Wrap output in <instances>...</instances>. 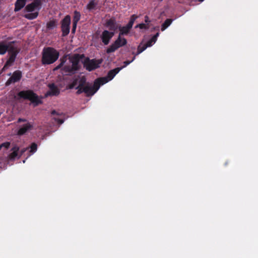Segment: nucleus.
I'll use <instances>...</instances> for the list:
<instances>
[{"label":"nucleus","mask_w":258,"mask_h":258,"mask_svg":"<svg viewBox=\"0 0 258 258\" xmlns=\"http://www.w3.org/2000/svg\"><path fill=\"white\" fill-rule=\"evenodd\" d=\"M85 57L84 54H75L69 57L67 61V56H63L59 59L60 63L53 69L55 71L61 69L62 73L66 75H72L76 73L81 69L80 61L81 59Z\"/></svg>","instance_id":"1"},{"label":"nucleus","mask_w":258,"mask_h":258,"mask_svg":"<svg viewBox=\"0 0 258 258\" xmlns=\"http://www.w3.org/2000/svg\"><path fill=\"white\" fill-rule=\"evenodd\" d=\"M59 55L58 51L54 48H44L42 53V63L44 65L52 64L58 58Z\"/></svg>","instance_id":"2"},{"label":"nucleus","mask_w":258,"mask_h":258,"mask_svg":"<svg viewBox=\"0 0 258 258\" xmlns=\"http://www.w3.org/2000/svg\"><path fill=\"white\" fill-rule=\"evenodd\" d=\"M20 51V49L16 45V44H13L10 46L7 51L8 52L7 60L3 68V70H7L14 64Z\"/></svg>","instance_id":"3"},{"label":"nucleus","mask_w":258,"mask_h":258,"mask_svg":"<svg viewBox=\"0 0 258 258\" xmlns=\"http://www.w3.org/2000/svg\"><path fill=\"white\" fill-rule=\"evenodd\" d=\"M101 85L100 83L99 82L97 79H96L93 86L90 83H88V84L85 87L78 89L76 94L79 95L84 93L87 97L92 96L98 90Z\"/></svg>","instance_id":"4"},{"label":"nucleus","mask_w":258,"mask_h":258,"mask_svg":"<svg viewBox=\"0 0 258 258\" xmlns=\"http://www.w3.org/2000/svg\"><path fill=\"white\" fill-rule=\"evenodd\" d=\"M17 95L20 98L30 100L31 103L34 104L35 106L42 103L41 100L39 98L38 96L31 90L21 91L18 93Z\"/></svg>","instance_id":"5"},{"label":"nucleus","mask_w":258,"mask_h":258,"mask_svg":"<svg viewBox=\"0 0 258 258\" xmlns=\"http://www.w3.org/2000/svg\"><path fill=\"white\" fill-rule=\"evenodd\" d=\"M115 33L111 32L107 30H103L101 34L100 35V32L97 31L93 35L94 39H97L100 38L102 43L104 45H107L111 39L114 36Z\"/></svg>","instance_id":"6"},{"label":"nucleus","mask_w":258,"mask_h":258,"mask_svg":"<svg viewBox=\"0 0 258 258\" xmlns=\"http://www.w3.org/2000/svg\"><path fill=\"white\" fill-rule=\"evenodd\" d=\"M127 44V40L124 38H122L118 35L117 38L106 49L107 53H110L114 52L118 48L125 45Z\"/></svg>","instance_id":"7"},{"label":"nucleus","mask_w":258,"mask_h":258,"mask_svg":"<svg viewBox=\"0 0 258 258\" xmlns=\"http://www.w3.org/2000/svg\"><path fill=\"white\" fill-rule=\"evenodd\" d=\"M122 69H123V67L116 68L114 69L109 71L106 77L99 78L97 79L99 82L100 83V84L103 85L113 79L115 75L118 74Z\"/></svg>","instance_id":"8"},{"label":"nucleus","mask_w":258,"mask_h":258,"mask_svg":"<svg viewBox=\"0 0 258 258\" xmlns=\"http://www.w3.org/2000/svg\"><path fill=\"white\" fill-rule=\"evenodd\" d=\"M101 63V60L95 59H90L89 58L87 57L84 60L83 64L87 70L91 71L98 68Z\"/></svg>","instance_id":"9"},{"label":"nucleus","mask_w":258,"mask_h":258,"mask_svg":"<svg viewBox=\"0 0 258 258\" xmlns=\"http://www.w3.org/2000/svg\"><path fill=\"white\" fill-rule=\"evenodd\" d=\"M71 20V16L70 15H67L61 21V30L63 37L67 36L70 33Z\"/></svg>","instance_id":"10"},{"label":"nucleus","mask_w":258,"mask_h":258,"mask_svg":"<svg viewBox=\"0 0 258 258\" xmlns=\"http://www.w3.org/2000/svg\"><path fill=\"white\" fill-rule=\"evenodd\" d=\"M22 77V72L20 70L14 71L12 76L9 78L6 83V86H8L11 84L20 81Z\"/></svg>","instance_id":"11"},{"label":"nucleus","mask_w":258,"mask_h":258,"mask_svg":"<svg viewBox=\"0 0 258 258\" xmlns=\"http://www.w3.org/2000/svg\"><path fill=\"white\" fill-rule=\"evenodd\" d=\"M119 24H117L116 21L114 18H111L107 20L104 26L108 29V30L111 32H115L118 29Z\"/></svg>","instance_id":"12"},{"label":"nucleus","mask_w":258,"mask_h":258,"mask_svg":"<svg viewBox=\"0 0 258 258\" xmlns=\"http://www.w3.org/2000/svg\"><path fill=\"white\" fill-rule=\"evenodd\" d=\"M48 87L49 90L45 94L46 97L52 96H57L59 94L60 90L54 83L49 84Z\"/></svg>","instance_id":"13"},{"label":"nucleus","mask_w":258,"mask_h":258,"mask_svg":"<svg viewBox=\"0 0 258 258\" xmlns=\"http://www.w3.org/2000/svg\"><path fill=\"white\" fill-rule=\"evenodd\" d=\"M16 41H0V55L6 54L8 49L13 44H16Z\"/></svg>","instance_id":"14"},{"label":"nucleus","mask_w":258,"mask_h":258,"mask_svg":"<svg viewBox=\"0 0 258 258\" xmlns=\"http://www.w3.org/2000/svg\"><path fill=\"white\" fill-rule=\"evenodd\" d=\"M41 5V0H34L32 3L26 6L25 9L27 12H31L39 7Z\"/></svg>","instance_id":"15"},{"label":"nucleus","mask_w":258,"mask_h":258,"mask_svg":"<svg viewBox=\"0 0 258 258\" xmlns=\"http://www.w3.org/2000/svg\"><path fill=\"white\" fill-rule=\"evenodd\" d=\"M33 125L30 122H28L26 124L22 126L17 132L19 136H22L25 134L28 131L32 130Z\"/></svg>","instance_id":"16"},{"label":"nucleus","mask_w":258,"mask_h":258,"mask_svg":"<svg viewBox=\"0 0 258 258\" xmlns=\"http://www.w3.org/2000/svg\"><path fill=\"white\" fill-rule=\"evenodd\" d=\"M98 4V0H90L89 3L86 6V8L89 11L97 9V6Z\"/></svg>","instance_id":"17"},{"label":"nucleus","mask_w":258,"mask_h":258,"mask_svg":"<svg viewBox=\"0 0 258 258\" xmlns=\"http://www.w3.org/2000/svg\"><path fill=\"white\" fill-rule=\"evenodd\" d=\"M27 0H17L15 4V12L19 11L25 5Z\"/></svg>","instance_id":"18"},{"label":"nucleus","mask_w":258,"mask_h":258,"mask_svg":"<svg viewBox=\"0 0 258 258\" xmlns=\"http://www.w3.org/2000/svg\"><path fill=\"white\" fill-rule=\"evenodd\" d=\"M57 21L56 20L53 19L49 21L46 24V28L48 30H52L57 27Z\"/></svg>","instance_id":"19"},{"label":"nucleus","mask_w":258,"mask_h":258,"mask_svg":"<svg viewBox=\"0 0 258 258\" xmlns=\"http://www.w3.org/2000/svg\"><path fill=\"white\" fill-rule=\"evenodd\" d=\"M88 82H86V79L85 77L83 76L80 78V80L79 81V85L77 86L75 88V89L78 90V89L82 88L83 87L87 85V84H88Z\"/></svg>","instance_id":"20"},{"label":"nucleus","mask_w":258,"mask_h":258,"mask_svg":"<svg viewBox=\"0 0 258 258\" xmlns=\"http://www.w3.org/2000/svg\"><path fill=\"white\" fill-rule=\"evenodd\" d=\"M118 29L119 30V35L120 36L124 35H127L130 31V30L128 29L126 26H121V25H119Z\"/></svg>","instance_id":"21"},{"label":"nucleus","mask_w":258,"mask_h":258,"mask_svg":"<svg viewBox=\"0 0 258 258\" xmlns=\"http://www.w3.org/2000/svg\"><path fill=\"white\" fill-rule=\"evenodd\" d=\"M81 18V14L77 11H75L73 19V24L77 25Z\"/></svg>","instance_id":"22"},{"label":"nucleus","mask_w":258,"mask_h":258,"mask_svg":"<svg viewBox=\"0 0 258 258\" xmlns=\"http://www.w3.org/2000/svg\"><path fill=\"white\" fill-rule=\"evenodd\" d=\"M19 150V148L17 146H15L13 147L12 149L13 152L9 155V157L10 159H15L18 156V152Z\"/></svg>","instance_id":"23"},{"label":"nucleus","mask_w":258,"mask_h":258,"mask_svg":"<svg viewBox=\"0 0 258 258\" xmlns=\"http://www.w3.org/2000/svg\"><path fill=\"white\" fill-rule=\"evenodd\" d=\"M148 46L146 44H142L141 43L138 47L137 52L136 54V55H139L143 51H144Z\"/></svg>","instance_id":"24"},{"label":"nucleus","mask_w":258,"mask_h":258,"mask_svg":"<svg viewBox=\"0 0 258 258\" xmlns=\"http://www.w3.org/2000/svg\"><path fill=\"white\" fill-rule=\"evenodd\" d=\"M172 22V19H167L162 25L161 30L164 31L171 24Z\"/></svg>","instance_id":"25"},{"label":"nucleus","mask_w":258,"mask_h":258,"mask_svg":"<svg viewBox=\"0 0 258 258\" xmlns=\"http://www.w3.org/2000/svg\"><path fill=\"white\" fill-rule=\"evenodd\" d=\"M38 15V12L31 13L26 14L25 17L29 20H33L37 17Z\"/></svg>","instance_id":"26"},{"label":"nucleus","mask_w":258,"mask_h":258,"mask_svg":"<svg viewBox=\"0 0 258 258\" xmlns=\"http://www.w3.org/2000/svg\"><path fill=\"white\" fill-rule=\"evenodd\" d=\"M78 82V79H76L74 80L73 82L68 85V86L67 87V88L69 89H72L74 88L75 87V86L77 85Z\"/></svg>","instance_id":"27"},{"label":"nucleus","mask_w":258,"mask_h":258,"mask_svg":"<svg viewBox=\"0 0 258 258\" xmlns=\"http://www.w3.org/2000/svg\"><path fill=\"white\" fill-rule=\"evenodd\" d=\"M37 145L36 143H33L31 144L30 146V152L32 153H34L37 151Z\"/></svg>","instance_id":"28"},{"label":"nucleus","mask_w":258,"mask_h":258,"mask_svg":"<svg viewBox=\"0 0 258 258\" xmlns=\"http://www.w3.org/2000/svg\"><path fill=\"white\" fill-rule=\"evenodd\" d=\"M156 41L157 40L155 39V37H152L151 39H150L149 41H147L146 44L148 47H150L153 45V43H155Z\"/></svg>","instance_id":"29"},{"label":"nucleus","mask_w":258,"mask_h":258,"mask_svg":"<svg viewBox=\"0 0 258 258\" xmlns=\"http://www.w3.org/2000/svg\"><path fill=\"white\" fill-rule=\"evenodd\" d=\"M10 146V143L8 142H6L2 143L0 145V150L2 149V148H5V149H7L9 148Z\"/></svg>","instance_id":"30"},{"label":"nucleus","mask_w":258,"mask_h":258,"mask_svg":"<svg viewBox=\"0 0 258 258\" xmlns=\"http://www.w3.org/2000/svg\"><path fill=\"white\" fill-rule=\"evenodd\" d=\"M138 17L136 15H132L130 18V21L128 22V23L133 25L135 21L138 18Z\"/></svg>","instance_id":"31"},{"label":"nucleus","mask_w":258,"mask_h":258,"mask_svg":"<svg viewBox=\"0 0 258 258\" xmlns=\"http://www.w3.org/2000/svg\"><path fill=\"white\" fill-rule=\"evenodd\" d=\"M136 28H139L141 29H147L149 28V27L145 24L141 23L139 24L135 27Z\"/></svg>","instance_id":"32"},{"label":"nucleus","mask_w":258,"mask_h":258,"mask_svg":"<svg viewBox=\"0 0 258 258\" xmlns=\"http://www.w3.org/2000/svg\"><path fill=\"white\" fill-rule=\"evenodd\" d=\"M136 58V56H134L131 60H126L123 62L124 65L122 67L124 68L133 62Z\"/></svg>","instance_id":"33"},{"label":"nucleus","mask_w":258,"mask_h":258,"mask_svg":"<svg viewBox=\"0 0 258 258\" xmlns=\"http://www.w3.org/2000/svg\"><path fill=\"white\" fill-rule=\"evenodd\" d=\"M53 119L55 121H56L59 124H61L63 123V122H64V119H61V118H59L57 117H53Z\"/></svg>","instance_id":"34"},{"label":"nucleus","mask_w":258,"mask_h":258,"mask_svg":"<svg viewBox=\"0 0 258 258\" xmlns=\"http://www.w3.org/2000/svg\"><path fill=\"white\" fill-rule=\"evenodd\" d=\"M51 114L52 115L60 116V115H62V113L57 112L55 110H53L51 111Z\"/></svg>","instance_id":"35"},{"label":"nucleus","mask_w":258,"mask_h":258,"mask_svg":"<svg viewBox=\"0 0 258 258\" xmlns=\"http://www.w3.org/2000/svg\"><path fill=\"white\" fill-rule=\"evenodd\" d=\"M77 25H76V24H73V28H72V33H75L76 30Z\"/></svg>","instance_id":"36"},{"label":"nucleus","mask_w":258,"mask_h":258,"mask_svg":"<svg viewBox=\"0 0 258 258\" xmlns=\"http://www.w3.org/2000/svg\"><path fill=\"white\" fill-rule=\"evenodd\" d=\"M27 120L24 118H19L18 120V122H26Z\"/></svg>","instance_id":"37"},{"label":"nucleus","mask_w":258,"mask_h":258,"mask_svg":"<svg viewBox=\"0 0 258 258\" xmlns=\"http://www.w3.org/2000/svg\"><path fill=\"white\" fill-rule=\"evenodd\" d=\"M145 22L147 23L150 22L149 18L147 16L145 17Z\"/></svg>","instance_id":"38"},{"label":"nucleus","mask_w":258,"mask_h":258,"mask_svg":"<svg viewBox=\"0 0 258 258\" xmlns=\"http://www.w3.org/2000/svg\"><path fill=\"white\" fill-rule=\"evenodd\" d=\"M133 26L132 24H129L128 23H127V24L126 25V27L130 30H131L132 29V28L133 27Z\"/></svg>","instance_id":"39"},{"label":"nucleus","mask_w":258,"mask_h":258,"mask_svg":"<svg viewBox=\"0 0 258 258\" xmlns=\"http://www.w3.org/2000/svg\"><path fill=\"white\" fill-rule=\"evenodd\" d=\"M27 148H23L21 150V155H23V154L27 150Z\"/></svg>","instance_id":"40"},{"label":"nucleus","mask_w":258,"mask_h":258,"mask_svg":"<svg viewBox=\"0 0 258 258\" xmlns=\"http://www.w3.org/2000/svg\"><path fill=\"white\" fill-rule=\"evenodd\" d=\"M159 36V33H157L155 35H154L153 37H155V39L157 40V37Z\"/></svg>","instance_id":"41"},{"label":"nucleus","mask_w":258,"mask_h":258,"mask_svg":"<svg viewBox=\"0 0 258 258\" xmlns=\"http://www.w3.org/2000/svg\"><path fill=\"white\" fill-rule=\"evenodd\" d=\"M204 0H201V2L203 1Z\"/></svg>","instance_id":"42"}]
</instances>
